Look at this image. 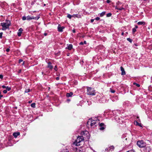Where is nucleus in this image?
Masks as SVG:
<instances>
[{
    "instance_id": "obj_42",
    "label": "nucleus",
    "mask_w": 152,
    "mask_h": 152,
    "mask_svg": "<svg viewBox=\"0 0 152 152\" xmlns=\"http://www.w3.org/2000/svg\"><path fill=\"white\" fill-rule=\"evenodd\" d=\"M3 96V95H1V92L0 91V99H1V97H2Z\"/></svg>"
},
{
    "instance_id": "obj_21",
    "label": "nucleus",
    "mask_w": 152,
    "mask_h": 152,
    "mask_svg": "<svg viewBox=\"0 0 152 152\" xmlns=\"http://www.w3.org/2000/svg\"><path fill=\"white\" fill-rule=\"evenodd\" d=\"M31 91V90L29 89H26L25 90V93H28V92H30Z\"/></svg>"
},
{
    "instance_id": "obj_34",
    "label": "nucleus",
    "mask_w": 152,
    "mask_h": 152,
    "mask_svg": "<svg viewBox=\"0 0 152 152\" xmlns=\"http://www.w3.org/2000/svg\"><path fill=\"white\" fill-rule=\"evenodd\" d=\"M64 152H69L68 150L66 149H64Z\"/></svg>"
},
{
    "instance_id": "obj_36",
    "label": "nucleus",
    "mask_w": 152,
    "mask_h": 152,
    "mask_svg": "<svg viewBox=\"0 0 152 152\" xmlns=\"http://www.w3.org/2000/svg\"><path fill=\"white\" fill-rule=\"evenodd\" d=\"M7 91L6 90H4L3 91V92L4 94H6L7 93Z\"/></svg>"
},
{
    "instance_id": "obj_15",
    "label": "nucleus",
    "mask_w": 152,
    "mask_h": 152,
    "mask_svg": "<svg viewBox=\"0 0 152 152\" xmlns=\"http://www.w3.org/2000/svg\"><path fill=\"white\" fill-rule=\"evenodd\" d=\"M73 95V93L71 92L69 93H67L66 94V96L68 97L71 96Z\"/></svg>"
},
{
    "instance_id": "obj_7",
    "label": "nucleus",
    "mask_w": 152,
    "mask_h": 152,
    "mask_svg": "<svg viewBox=\"0 0 152 152\" xmlns=\"http://www.w3.org/2000/svg\"><path fill=\"white\" fill-rule=\"evenodd\" d=\"M64 28V27H61L60 25H59L58 27V31L59 32H62L63 31V29Z\"/></svg>"
},
{
    "instance_id": "obj_59",
    "label": "nucleus",
    "mask_w": 152,
    "mask_h": 152,
    "mask_svg": "<svg viewBox=\"0 0 152 152\" xmlns=\"http://www.w3.org/2000/svg\"><path fill=\"white\" fill-rule=\"evenodd\" d=\"M139 118V117L137 116V118Z\"/></svg>"
},
{
    "instance_id": "obj_27",
    "label": "nucleus",
    "mask_w": 152,
    "mask_h": 152,
    "mask_svg": "<svg viewBox=\"0 0 152 152\" xmlns=\"http://www.w3.org/2000/svg\"><path fill=\"white\" fill-rule=\"evenodd\" d=\"M27 20H31V17L29 15L27 17Z\"/></svg>"
},
{
    "instance_id": "obj_54",
    "label": "nucleus",
    "mask_w": 152,
    "mask_h": 152,
    "mask_svg": "<svg viewBox=\"0 0 152 152\" xmlns=\"http://www.w3.org/2000/svg\"><path fill=\"white\" fill-rule=\"evenodd\" d=\"M83 43L85 44H86V41H84V42Z\"/></svg>"
},
{
    "instance_id": "obj_38",
    "label": "nucleus",
    "mask_w": 152,
    "mask_h": 152,
    "mask_svg": "<svg viewBox=\"0 0 152 152\" xmlns=\"http://www.w3.org/2000/svg\"><path fill=\"white\" fill-rule=\"evenodd\" d=\"M95 19L96 20H99V19H100V18L98 17H97V18H96Z\"/></svg>"
},
{
    "instance_id": "obj_9",
    "label": "nucleus",
    "mask_w": 152,
    "mask_h": 152,
    "mask_svg": "<svg viewBox=\"0 0 152 152\" xmlns=\"http://www.w3.org/2000/svg\"><path fill=\"white\" fill-rule=\"evenodd\" d=\"M47 67L50 69H53V66L51 65V63L50 62H48Z\"/></svg>"
},
{
    "instance_id": "obj_64",
    "label": "nucleus",
    "mask_w": 152,
    "mask_h": 152,
    "mask_svg": "<svg viewBox=\"0 0 152 152\" xmlns=\"http://www.w3.org/2000/svg\"><path fill=\"white\" fill-rule=\"evenodd\" d=\"M144 1H146V0H144Z\"/></svg>"
},
{
    "instance_id": "obj_32",
    "label": "nucleus",
    "mask_w": 152,
    "mask_h": 152,
    "mask_svg": "<svg viewBox=\"0 0 152 152\" xmlns=\"http://www.w3.org/2000/svg\"><path fill=\"white\" fill-rule=\"evenodd\" d=\"M126 152H135L134 150H131L128 151H127Z\"/></svg>"
},
{
    "instance_id": "obj_52",
    "label": "nucleus",
    "mask_w": 152,
    "mask_h": 152,
    "mask_svg": "<svg viewBox=\"0 0 152 152\" xmlns=\"http://www.w3.org/2000/svg\"><path fill=\"white\" fill-rule=\"evenodd\" d=\"M44 35L45 36H47V33H45L44 34Z\"/></svg>"
},
{
    "instance_id": "obj_62",
    "label": "nucleus",
    "mask_w": 152,
    "mask_h": 152,
    "mask_svg": "<svg viewBox=\"0 0 152 152\" xmlns=\"http://www.w3.org/2000/svg\"><path fill=\"white\" fill-rule=\"evenodd\" d=\"M69 55H68V54H67V56H68Z\"/></svg>"
},
{
    "instance_id": "obj_58",
    "label": "nucleus",
    "mask_w": 152,
    "mask_h": 152,
    "mask_svg": "<svg viewBox=\"0 0 152 152\" xmlns=\"http://www.w3.org/2000/svg\"><path fill=\"white\" fill-rule=\"evenodd\" d=\"M31 101L30 102V101H29V103H31Z\"/></svg>"
},
{
    "instance_id": "obj_49",
    "label": "nucleus",
    "mask_w": 152,
    "mask_h": 152,
    "mask_svg": "<svg viewBox=\"0 0 152 152\" xmlns=\"http://www.w3.org/2000/svg\"><path fill=\"white\" fill-rule=\"evenodd\" d=\"M138 28V26L137 25H135V28H135V29H137Z\"/></svg>"
},
{
    "instance_id": "obj_37",
    "label": "nucleus",
    "mask_w": 152,
    "mask_h": 152,
    "mask_svg": "<svg viewBox=\"0 0 152 152\" xmlns=\"http://www.w3.org/2000/svg\"><path fill=\"white\" fill-rule=\"evenodd\" d=\"M54 69L56 71L57 70V66H55V67H54Z\"/></svg>"
},
{
    "instance_id": "obj_55",
    "label": "nucleus",
    "mask_w": 152,
    "mask_h": 152,
    "mask_svg": "<svg viewBox=\"0 0 152 152\" xmlns=\"http://www.w3.org/2000/svg\"><path fill=\"white\" fill-rule=\"evenodd\" d=\"M24 61L23 62V63L22 64V65H24Z\"/></svg>"
},
{
    "instance_id": "obj_3",
    "label": "nucleus",
    "mask_w": 152,
    "mask_h": 152,
    "mask_svg": "<svg viewBox=\"0 0 152 152\" xmlns=\"http://www.w3.org/2000/svg\"><path fill=\"white\" fill-rule=\"evenodd\" d=\"M87 94L89 95H95V92L94 88L87 87Z\"/></svg>"
},
{
    "instance_id": "obj_23",
    "label": "nucleus",
    "mask_w": 152,
    "mask_h": 152,
    "mask_svg": "<svg viewBox=\"0 0 152 152\" xmlns=\"http://www.w3.org/2000/svg\"><path fill=\"white\" fill-rule=\"evenodd\" d=\"M40 18V16L39 15L37 16L36 17H34V19L36 20H38Z\"/></svg>"
},
{
    "instance_id": "obj_14",
    "label": "nucleus",
    "mask_w": 152,
    "mask_h": 152,
    "mask_svg": "<svg viewBox=\"0 0 152 152\" xmlns=\"http://www.w3.org/2000/svg\"><path fill=\"white\" fill-rule=\"evenodd\" d=\"M137 24L138 25H145V22L140 21V22H138Z\"/></svg>"
},
{
    "instance_id": "obj_25",
    "label": "nucleus",
    "mask_w": 152,
    "mask_h": 152,
    "mask_svg": "<svg viewBox=\"0 0 152 152\" xmlns=\"http://www.w3.org/2000/svg\"><path fill=\"white\" fill-rule=\"evenodd\" d=\"M127 40L129 41V42H130L131 43L132 42V39H131L130 38H127Z\"/></svg>"
},
{
    "instance_id": "obj_46",
    "label": "nucleus",
    "mask_w": 152,
    "mask_h": 152,
    "mask_svg": "<svg viewBox=\"0 0 152 152\" xmlns=\"http://www.w3.org/2000/svg\"><path fill=\"white\" fill-rule=\"evenodd\" d=\"M94 19H92L91 20V23H93L94 22Z\"/></svg>"
},
{
    "instance_id": "obj_48",
    "label": "nucleus",
    "mask_w": 152,
    "mask_h": 152,
    "mask_svg": "<svg viewBox=\"0 0 152 152\" xmlns=\"http://www.w3.org/2000/svg\"><path fill=\"white\" fill-rule=\"evenodd\" d=\"M31 20L32 19H34V17H31Z\"/></svg>"
},
{
    "instance_id": "obj_39",
    "label": "nucleus",
    "mask_w": 152,
    "mask_h": 152,
    "mask_svg": "<svg viewBox=\"0 0 152 152\" xmlns=\"http://www.w3.org/2000/svg\"><path fill=\"white\" fill-rule=\"evenodd\" d=\"M106 2L107 3H109L110 2V0H107Z\"/></svg>"
},
{
    "instance_id": "obj_1",
    "label": "nucleus",
    "mask_w": 152,
    "mask_h": 152,
    "mask_svg": "<svg viewBox=\"0 0 152 152\" xmlns=\"http://www.w3.org/2000/svg\"><path fill=\"white\" fill-rule=\"evenodd\" d=\"M10 25V22L9 20L6 22L1 23L0 24V25L2 27V30L5 31L9 28Z\"/></svg>"
},
{
    "instance_id": "obj_28",
    "label": "nucleus",
    "mask_w": 152,
    "mask_h": 152,
    "mask_svg": "<svg viewBox=\"0 0 152 152\" xmlns=\"http://www.w3.org/2000/svg\"><path fill=\"white\" fill-rule=\"evenodd\" d=\"M112 15V14L111 13H108L107 14V17H110Z\"/></svg>"
},
{
    "instance_id": "obj_13",
    "label": "nucleus",
    "mask_w": 152,
    "mask_h": 152,
    "mask_svg": "<svg viewBox=\"0 0 152 152\" xmlns=\"http://www.w3.org/2000/svg\"><path fill=\"white\" fill-rule=\"evenodd\" d=\"M72 44H69L68 45L67 48H66L68 49L69 50H70L72 49Z\"/></svg>"
},
{
    "instance_id": "obj_19",
    "label": "nucleus",
    "mask_w": 152,
    "mask_h": 152,
    "mask_svg": "<svg viewBox=\"0 0 152 152\" xmlns=\"http://www.w3.org/2000/svg\"><path fill=\"white\" fill-rule=\"evenodd\" d=\"M74 15H71L70 14H68L67 15V17L70 19L72 17H74Z\"/></svg>"
},
{
    "instance_id": "obj_5",
    "label": "nucleus",
    "mask_w": 152,
    "mask_h": 152,
    "mask_svg": "<svg viewBox=\"0 0 152 152\" xmlns=\"http://www.w3.org/2000/svg\"><path fill=\"white\" fill-rule=\"evenodd\" d=\"M137 145L140 148H143L145 146V143L144 142L143 140L138 141L137 142Z\"/></svg>"
},
{
    "instance_id": "obj_20",
    "label": "nucleus",
    "mask_w": 152,
    "mask_h": 152,
    "mask_svg": "<svg viewBox=\"0 0 152 152\" xmlns=\"http://www.w3.org/2000/svg\"><path fill=\"white\" fill-rule=\"evenodd\" d=\"M31 107H35V103H32L31 105Z\"/></svg>"
},
{
    "instance_id": "obj_16",
    "label": "nucleus",
    "mask_w": 152,
    "mask_h": 152,
    "mask_svg": "<svg viewBox=\"0 0 152 152\" xmlns=\"http://www.w3.org/2000/svg\"><path fill=\"white\" fill-rule=\"evenodd\" d=\"M108 148H109L110 149V151H112L114 150V146H112L110 147H108Z\"/></svg>"
},
{
    "instance_id": "obj_51",
    "label": "nucleus",
    "mask_w": 152,
    "mask_h": 152,
    "mask_svg": "<svg viewBox=\"0 0 152 152\" xmlns=\"http://www.w3.org/2000/svg\"><path fill=\"white\" fill-rule=\"evenodd\" d=\"M72 32L75 33V29H73V30H72Z\"/></svg>"
},
{
    "instance_id": "obj_31",
    "label": "nucleus",
    "mask_w": 152,
    "mask_h": 152,
    "mask_svg": "<svg viewBox=\"0 0 152 152\" xmlns=\"http://www.w3.org/2000/svg\"><path fill=\"white\" fill-rule=\"evenodd\" d=\"M105 151H110V149L109 148H108V147L106 148L105 149Z\"/></svg>"
},
{
    "instance_id": "obj_41",
    "label": "nucleus",
    "mask_w": 152,
    "mask_h": 152,
    "mask_svg": "<svg viewBox=\"0 0 152 152\" xmlns=\"http://www.w3.org/2000/svg\"><path fill=\"white\" fill-rule=\"evenodd\" d=\"M3 77V75H0V78L1 79H2Z\"/></svg>"
},
{
    "instance_id": "obj_26",
    "label": "nucleus",
    "mask_w": 152,
    "mask_h": 152,
    "mask_svg": "<svg viewBox=\"0 0 152 152\" xmlns=\"http://www.w3.org/2000/svg\"><path fill=\"white\" fill-rule=\"evenodd\" d=\"M133 84L136 85V86L137 87H139L140 86V85L139 84H137L135 83H133Z\"/></svg>"
},
{
    "instance_id": "obj_61",
    "label": "nucleus",
    "mask_w": 152,
    "mask_h": 152,
    "mask_svg": "<svg viewBox=\"0 0 152 152\" xmlns=\"http://www.w3.org/2000/svg\"><path fill=\"white\" fill-rule=\"evenodd\" d=\"M42 74H43V72H42Z\"/></svg>"
},
{
    "instance_id": "obj_44",
    "label": "nucleus",
    "mask_w": 152,
    "mask_h": 152,
    "mask_svg": "<svg viewBox=\"0 0 152 152\" xmlns=\"http://www.w3.org/2000/svg\"><path fill=\"white\" fill-rule=\"evenodd\" d=\"M6 86L4 85L2 86V88H6Z\"/></svg>"
},
{
    "instance_id": "obj_17",
    "label": "nucleus",
    "mask_w": 152,
    "mask_h": 152,
    "mask_svg": "<svg viewBox=\"0 0 152 152\" xmlns=\"http://www.w3.org/2000/svg\"><path fill=\"white\" fill-rule=\"evenodd\" d=\"M105 14V12H103L100 14V16L101 17H103Z\"/></svg>"
},
{
    "instance_id": "obj_50",
    "label": "nucleus",
    "mask_w": 152,
    "mask_h": 152,
    "mask_svg": "<svg viewBox=\"0 0 152 152\" xmlns=\"http://www.w3.org/2000/svg\"><path fill=\"white\" fill-rule=\"evenodd\" d=\"M21 72V70L20 69L18 71V73H20Z\"/></svg>"
},
{
    "instance_id": "obj_6",
    "label": "nucleus",
    "mask_w": 152,
    "mask_h": 152,
    "mask_svg": "<svg viewBox=\"0 0 152 152\" xmlns=\"http://www.w3.org/2000/svg\"><path fill=\"white\" fill-rule=\"evenodd\" d=\"M99 126L100 127L99 128V129L101 130H103L105 128L104 124L103 123H100L99 125Z\"/></svg>"
},
{
    "instance_id": "obj_53",
    "label": "nucleus",
    "mask_w": 152,
    "mask_h": 152,
    "mask_svg": "<svg viewBox=\"0 0 152 152\" xmlns=\"http://www.w3.org/2000/svg\"><path fill=\"white\" fill-rule=\"evenodd\" d=\"M124 33L123 32L121 33V35L123 36V35H124Z\"/></svg>"
},
{
    "instance_id": "obj_4",
    "label": "nucleus",
    "mask_w": 152,
    "mask_h": 152,
    "mask_svg": "<svg viewBox=\"0 0 152 152\" xmlns=\"http://www.w3.org/2000/svg\"><path fill=\"white\" fill-rule=\"evenodd\" d=\"M87 124H90L91 126L93 127H94L97 125L96 121L95 120H92V119H89L88 120L87 122Z\"/></svg>"
},
{
    "instance_id": "obj_18",
    "label": "nucleus",
    "mask_w": 152,
    "mask_h": 152,
    "mask_svg": "<svg viewBox=\"0 0 152 152\" xmlns=\"http://www.w3.org/2000/svg\"><path fill=\"white\" fill-rule=\"evenodd\" d=\"M115 9L119 10H122L124 9V8L123 7H121L120 8H118L117 7H116L115 8Z\"/></svg>"
},
{
    "instance_id": "obj_12",
    "label": "nucleus",
    "mask_w": 152,
    "mask_h": 152,
    "mask_svg": "<svg viewBox=\"0 0 152 152\" xmlns=\"http://www.w3.org/2000/svg\"><path fill=\"white\" fill-rule=\"evenodd\" d=\"M75 152H82V151L81 148H76L75 149Z\"/></svg>"
},
{
    "instance_id": "obj_57",
    "label": "nucleus",
    "mask_w": 152,
    "mask_h": 152,
    "mask_svg": "<svg viewBox=\"0 0 152 152\" xmlns=\"http://www.w3.org/2000/svg\"><path fill=\"white\" fill-rule=\"evenodd\" d=\"M81 62H82V63H83V61H81V62H80V63H81Z\"/></svg>"
},
{
    "instance_id": "obj_56",
    "label": "nucleus",
    "mask_w": 152,
    "mask_h": 152,
    "mask_svg": "<svg viewBox=\"0 0 152 152\" xmlns=\"http://www.w3.org/2000/svg\"><path fill=\"white\" fill-rule=\"evenodd\" d=\"M81 62H82V63H83V61H81V62H80V63H81Z\"/></svg>"
},
{
    "instance_id": "obj_10",
    "label": "nucleus",
    "mask_w": 152,
    "mask_h": 152,
    "mask_svg": "<svg viewBox=\"0 0 152 152\" xmlns=\"http://www.w3.org/2000/svg\"><path fill=\"white\" fill-rule=\"evenodd\" d=\"M120 68L122 72L121 75H124L126 73L124 68L122 66H121Z\"/></svg>"
},
{
    "instance_id": "obj_47",
    "label": "nucleus",
    "mask_w": 152,
    "mask_h": 152,
    "mask_svg": "<svg viewBox=\"0 0 152 152\" xmlns=\"http://www.w3.org/2000/svg\"><path fill=\"white\" fill-rule=\"evenodd\" d=\"M56 79L57 80H58L59 79V78L58 77H57L56 78Z\"/></svg>"
},
{
    "instance_id": "obj_22",
    "label": "nucleus",
    "mask_w": 152,
    "mask_h": 152,
    "mask_svg": "<svg viewBox=\"0 0 152 152\" xmlns=\"http://www.w3.org/2000/svg\"><path fill=\"white\" fill-rule=\"evenodd\" d=\"M136 31V29L134 28H132V32L133 34H134V33Z\"/></svg>"
},
{
    "instance_id": "obj_43",
    "label": "nucleus",
    "mask_w": 152,
    "mask_h": 152,
    "mask_svg": "<svg viewBox=\"0 0 152 152\" xmlns=\"http://www.w3.org/2000/svg\"><path fill=\"white\" fill-rule=\"evenodd\" d=\"M10 49L9 48H7L6 50V51L7 52H8L10 51Z\"/></svg>"
},
{
    "instance_id": "obj_11",
    "label": "nucleus",
    "mask_w": 152,
    "mask_h": 152,
    "mask_svg": "<svg viewBox=\"0 0 152 152\" xmlns=\"http://www.w3.org/2000/svg\"><path fill=\"white\" fill-rule=\"evenodd\" d=\"M20 133L19 132H14L13 134V135L15 138H16L17 136L19 135Z\"/></svg>"
},
{
    "instance_id": "obj_24",
    "label": "nucleus",
    "mask_w": 152,
    "mask_h": 152,
    "mask_svg": "<svg viewBox=\"0 0 152 152\" xmlns=\"http://www.w3.org/2000/svg\"><path fill=\"white\" fill-rule=\"evenodd\" d=\"M11 88L10 87H9L8 86H6V90L7 91H9L11 90Z\"/></svg>"
},
{
    "instance_id": "obj_8",
    "label": "nucleus",
    "mask_w": 152,
    "mask_h": 152,
    "mask_svg": "<svg viewBox=\"0 0 152 152\" xmlns=\"http://www.w3.org/2000/svg\"><path fill=\"white\" fill-rule=\"evenodd\" d=\"M23 31V29L21 28H20L19 29L18 33V36L20 37L21 36Z\"/></svg>"
},
{
    "instance_id": "obj_45",
    "label": "nucleus",
    "mask_w": 152,
    "mask_h": 152,
    "mask_svg": "<svg viewBox=\"0 0 152 152\" xmlns=\"http://www.w3.org/2000/svg\"><path fill=\"white\" fill-rule=\"evenodd\" d=\"M83 42H80V44H80V45H83Z\"/></svg>"
},
{
    "instance_id": "obj_60",
    "label": "nucleus",
    "mask_w": 152,
    "mask_h": 152,
    "mask_svg": "<svg viewBox=\"0 0 152 152\" xmlns=\"http://www.w3.org/2000/svg\"><path fill=\"white\" fill-rule=\"evenodd\" d=\"M137 22V21H135V22Z\"/></svg>"
},
{
    "instance_id": "obj_33",
    "label": "nucleus",
    "mask_w": 152,
    "mask_h": 152,
    "mask_svg": "<svg viewBox=\"0 0 152 152\" xmlns=\"http://www.w3.org/2000/svg\"><path fill=\"white\" fill-rule=\"evenodd\" d=\"M110 89V92L112 93H114L115 92V91L114 90H113L112 89H111V88Z\"/></svg>"
},
{
    "instance_id": "obj_30",
    "label": "nucleus",
    "mask_w": 152,
    "mask_h": 152,
    "mask_svg": "<svg viewBox=\"0 0 152 152\" xmlns=\"http://www.w3.org/2000/svg\"><path fill=\"white\" fill-rule=\"evenodd\" d=\"M135 123L136 124V125H138V126H140V124H139V123H138L137 121H136V122L134 123L135 124Z\"/></svg>"
},
{
    "instance_id": "obj_2",
    "label": "nucleus",
    "mask_w": 152,
    "mask_h": 152,
    "mask_svg": "<svg viewBox=\"0 0 152 152\" xmlns=\"http://www.w3.org/2000/svg\"><path fill=\"white\" fill-rule=\"evenodd\" d=\"M84 138L83 136H78L77 140L73 143L74 145L76 146L80 145V143L82 141H83Z\"/></svg>"
},
{
    "instance_id": "obj_63",
    "label": "nucleus",
    "mask_w": 152,
    "mask_h": 152,
    "mask_svg": "<svg viewBox=\"0 0 152 152\" xmlns=\"http://www.w3.org/2000/svg\"><path fill=\"white\" fill-rule=\"evenodd\" d=\"M126 33L127 34L128 33L127 32H126Z\"/></svg>"
},
{
    "instance_id": "obj_35",
    "label": "nucleus",
    "mask_w": 152,
    "mask_h": 152,
    "mask_svg": "<svg viewBox=\"0 0 152 152\" xmlns=\"http://www.w3.org/2000/svg\"><path fill=\"white\" fill-rule=\"evenodd\" d=\"M2 34H3L2 32L0 33V38H2Z\"/></svg>"
},
{
    "instance_id": "obj_29",
    "label": "nucleus",
    "mask_w": 152,
    "mask_h": 152,
    "mask_svg": "<svg viewBox=\"0 0 152 152\" xmlns=\"http://www.w3.org/2000/svg\"><path fill=\"white\" fill-rule=\"evenodd\" d=\"M22 20H25L27 19V17L26 16H23L22 17Z\"/></svg>"
},
{
    "instance_id": "obj_40",
    "label": "nucleus",
    "mask_w": 152,
    "mask_h": 152,
    "mask_svg": "<svg viewBox=\"0 0 152 152\" xmlns=\"http://www.w3.org/2000/svg\"><path fill=\"white\" fill-rule=\"evenodd\" d=\"M23 61V60L22 59H20L19 61V63H20L21 62Z\"/></svg>"
}]
</instances>
